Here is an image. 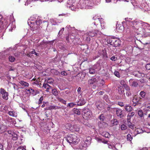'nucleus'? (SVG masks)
I'll return each mask as SVG.
<instances>
[{"instance_id": "f257e3e1", "label": "nucleus", "mask_w": 150, "mask_h": 150, "mask_svg": "<svg viewBox=\"0 0 150 150\" xmlns=\"http://www.w3.org/2000/svg\"><path fill=\"white\" fill-rule=\"evenodd\" d=\"M28 24L31 28V30L33 31H34L37 30H39L40 28L46 27L47 26V23L46 22L43 21L42 22L39 19H38L36 20L35 24L33 23L29 22Z\"/></svg>"}, {"instance_id": "f03ea898", "label": "nucleus", "mask_w": 150, "mask_h": 150, "mask_svg": "<svg viewBox=\"0 0 150 150\" xmlns=\"http://www.w3.org/2000/svg\"><path fill=\"white\" fill-rule=\"evenodd\" d=\"M108 44H110L113 47H117L120 45L121 42L120 40L117 38L112 37L107 40Z\"/></svg>"}, {"instance_id": "7ed1b4c3", "label": "nucleus", "mask_w": 150, "mask_h": 150, "mask_svg": "<svg viewBox=\"0 0 150 150\" xmlns=\"http://www.w3.org/2000/svg\"><path fill=\"white\" fill-rule=\"evenodd\" d=\"M101 25L100 19L97 18L95 19L94 22L92 24V27L94 29L98 30L100 27Z\"/></svg>"}, {"instance_id": "20e7f679", "label": "nucleus", "mask_w": 150, "mask_h": 150, "mask_svg": "<svg viewBox=\"0 0 150 150\" xmlns=\"http://www.w3.org/2000/svg\"><path fill=\"white\" fill-rule=\"evenodd\" d=\"M43 87L46 89V91L47 92L49 91L50 90H52V94H56L57 93V91L56 89H52L51 86L47 83H44L43 85Z\"/></svg>"}, {"instance_id": "39448f33", "label": "nucleus", "mask_w": 150, "mask_h": 150, "mask_svg": "<svg viewBox=\"0 0 150 150\" xmlns=\"http://www.w3.org/2000/svg\"><path fill=\"white\" fill-rule=\"evenodd\" d=\"M8 110H7L8 111V114L10 116L13 117H16L17 116V112L14 110L13 109L11 108L10 107L8 108Z\"/></svg>"}, {"instance_id": "423d86ee", "label": "nucleus", "mask_w": 150, "mask_h": 150, "mask_svg": "<svg viewBox=\"0 0 150 150\" xmlns=\"http://www.w3.org/2000/svg\"><path fill=\"white\" fill-rule=\"evenodd\" d=\"M78 97L79 98L77 102L78 105L82 106L84 105L86 103V100L83 98L82 97L81 94H80Z\"/></svg>"}, {"instance_id": "0eeeda50", "label": "nucleus", "mask_w": 150, "mask_h": 150, "mask_svg": "<svg viewBox=\"0 0 150 150\" xmlns=\"http://www.w3.org/2000/svg\"><path fill=\"white\" fill-rule=\"evenodd\" d=\"M97 81L96 78H93L88 80V84L90 85H93V86L96 87L97 84Z\"/></svg>"}, {"instance_id": "6e6552de", "label": "nucleus", "mask_w": 150, "mask_h": 150, "mask_svg": "<svg viewBox=\"0 0 150 150\" xmlns=\"http://www.w3.org/2000/svg\"><path fill=\"white\" fill-rule=\"evenodd\" d=\"M98 32V30H97L95 29L94 31H89L87 34H86L84 35H88L91 38L96 36L97 35V33Z\"/></svg>"}, {"instance_id": "1a4fd4ad", "label": "nucleus", "mask_w": 150, "mask_h": 150, "mask_svg": "<svg viewBox=\"0 0 150 150\" xmlns=\"http://www.w3.org/2000/svg\"><path fill=\"white\" fill-rule=\"evenodd\" d=\"M83 115L87 118H90L92 115V112L91 111L88 109L84 110Z\"/></svg>"}, {"instance_id": "9d476101", "label": "nucleus", "mask_w": 150, "mask_h": 150, "mask_svg": "<svg viewBox=\"0 0 150 150\" xmlns=\"http://www.w3.org/2000/svg\"><path fill=\"white\" fill-rule=\"evenodd\" d=\"M88 146L86 144L84 141H82L79 146V149L82 150H86Z\"/></svg>"}, {"instance_id": "9b49d317", "label": "nucleus", "mask_w": 150, "mask_h": 150, "mask_svg": "<svg viewBox=\"0 0 150 150\" xmlns=\"http://www.w3.org/2000/svg\"><path fill=\"white\" fill-rule=\"evenodd\" d=\"M133 75H134L135 76L139 78H142L144 77L145 75L144 73H142L139 71H136L134 72Z\"/></svg>"}, {"instance_id": "f8f14e48", "label": "nucleus", "mask_w": 150, "mask_h": 150, "mask_svg": "<svg viewBox=\"0 0 150 150\" xmlns=\"http://www.w3.org/2000/svg\"><path fill=\"white\" fill-rule=\"evenodd\" d=\"M75 134H68L67 138H66L67 141L70 144L72 142H73L74 137Z\"/></svg>"}, {"instance_id": "ddd939ff", "label": "nucleus", "mask_w": 150, "mask_h": 150, "mask_svg": "<svg viewBox=\"0 0 150 150\" xmlns=\"http://www.w3.org/2000/svg\"><path fill=\"white\" fill-rule=\"evenodd\" d=\"M141 99H142V98H141L139 95L137 94L134 96L133 99V102L134 103H136L140 101H141L140 100Z\"/></svg>"}, {"instance_id": "4468645a", "label": "nucleus", "mask_w": 150, "mask_h": 150, "mask_svg": "<svg viewBox=\"0 0 150 150\" xmlns=\"http://www.w3.org/2000/svg\"><path fill=\"white\" fill-rule=\"evenodd\" d=\"M148 95L146 96V94H139L141 98L143 100L147 101L150 100V96L149 94Z\"/></svg>"}, {"instance_id": "2eb2a0df", "label": "nucleus", "mask_w": 150, "mask_h": 150, "mask_svg": "<svg viewBox=\"0 0 150 150\" xmlns=\"http://www.w3.org/2000/svg\"><path fill=\"white\" fill-rule=\"evenodd\" d=\"M98 125L100 128H105L107 127L108 124L103 121H100L98 122Z\"/></svg>"}, {"instance_id": "dca6fc26", "label": "nucleus", "mask_w": 150, "mask_h": 150, "mask_svg": "<svg viewBox=\"0 0 150 150\" xmlns=\"http://www.w3.org/2000/svg\"><path fill=\"white\" fill-rule=\"evenodd\" d=\"M115 97L116 100H123L125 98V94H115Z\"/></svg>"}, {"instance_id": "f3484780", "label": "nucleus", "mask_w": 150, "mask_h": 150, "mask_svg": "<svg viewBox=\"0 0 150 150\" xmlns=\"http://www.w3.org/2000/svg\"><path fill=\"white\" fill-rule=\"evenodd\" d=\"M74 137L73 142H72L71 143L76 145L78 143L80 139L75 135H74Z\"/></svg>"}, {"instance_id": "a211bd4d", "label": "nucleus", "mask_w": 150, "mask_h": 150, "mask_svg": "<svg viewBox=\"0 0 150 150\" xmlns=\"http://www.w3.org/2000/svg\"><path fill=\"white\" fill-rule=\"evenodd\" d=\"M26 90L27 91L29 92L30 94H33L34 93H35V94H38L40 93L38 91L34 90L31 88L27 89Z\"/></svg>"}, {"instance_id": "6ab92c4d", "label": "nucleus", "mask_w": 150, "mask_h": 150, "mask_svg": "<svg viewBox=\"0 0 150 150\" xmlns=\"http://www.w3.org/2000/svg\"><path fill=\"white\" fill-rule=\"evenodd\" d=\"M96 105L97 107V108L99 110H101L102 107V105L101 102L100 101H98L96 102Z\"/></svg>"}, {"instance_id": "aec40b11", "label": "nucleus", "mask_w": 150, "mask_h": 150, "mask_svg": "<svg viewBox=\"0 0 150 150\" xmlns=\"http://www.w3.org/2000/svg\"><path fill=\"white\" fill-rule=\"evenodd\" d=\"M122 110L121 109H118L116 110V114L118 116L120 117L121 118L123 116V115L122 113Z\"/></svg>"}, {"instance_id": "412c9836", "label": "nucleus", "mask_w": 150, "mask_h": 150, "mask_svg": "<svg viewBox=\"0 0 150 150\" xmlns=\"http://www.w3.org/2000/svg\"><path fill=\"white\" fill-rule=\"evenodd\" d=\"M119 122L116 119H113L111 121V123L112 126L116 125H117L119 123Z\"/></svg>"}, {"instance_id": "4be33fe9", "label": "nucleus", "mask_w": 150, "mask_h": 150, "mask_svg": "<svg viewBox=\"0 0 150 150\" xmlns=\"http://www.w3.org/2000/svg\"><path fill=\"white\" fill-rule=\"evenodd\" d=\"M125 109L127 112H131L133 110V108L130 105H126L125 107Z\"/></svg>"}, {"instance_id": "5701e85b", "label": "nucleus", "mask_w": 150, "mask_h": 150, "mask_svg": "<svg viewBox=\"0 0 150 150\" xmlns=\"http://www.w3.org/2000/svg\"><path fill=\"white\" fill-rule=\"evenodd\" d=\"M19 83L24 87H28L29 85L28 83L23 81H20Z\"/></svg>"}, {"instance_id": "b1692460", "label": "nucleus", "mask_w": 150, "mask_h": 150, "mask_svg": "<svg viewBox=\"0 0 150 150\" xmlns=\"http://www.w3.org/2000/svg\"><path fill=\"white\" fill-rule=\"evenodd\" d=\"M61 103L64 104H66V101L63 99L61 98L58 96L56 98Z\"/></svg>"}, {"instance_id": "393cba45", "label": "nucleus", "mask_w": 150, "mask_h": 150, "mask_svg": "<svg viewBox=\"0 0 150 150\" xmlns=\"http://www.w3.org/2000/svg\"><path fill=\"white\" fill-rule=\"evenodd\" d=\"M45 82L51 84L53 83L54 80L52 78H48L45 80Z\"/></svg>"}, {"instance_id": "a878e982", "label": "nucleus", "mask_w": 150, "mask_h": 150, "mask_svg": "<svg viewBox=\"0 0 150 150\" xmlns=\"http://www.w3.org/2000/svg\"><path fill=\"white\" fill-rule=\"evenodd\" d=\"M12 139L13 140H16L18 139V135L14 132L12 134Z\"/></svg>"}, {"instance_id": "bb28decb", "label": "nucleus", "mask_w": 150, "mask_h": 150, "mask_svg": "<svg viewBox=\"0 0 150 150\" xmlns=\"http://www.w3.org/2000/svg\"><path fill=\"white\" fill-rule=\"evenodd\" d=\"M91 141V138L90 137H88L84 141L86 144L87 146L90 144Z\"/></svg>"}, {"instance_id": "cd10ccee", "label": "nucleus", "mask_w": 150, "mask_h": 150, "mask_svg": "<svg viewBox=\"0 0 150 150\" xmlns=\"http://www.w3.org/2000/svg\"><path fill=\"white\" fill-rule=\"evenodd\" d=\"M74 112L78 115H79L81 114L80 110L77 108H74L73 110Z\"/></svg>"}, {"instance_id": "c85d7f7f", "label": "nucleus", "mask_w": 150, "mask_h": 150, "mask_svg": "<svg viewBox=\"0 0 150 150\" xmlns=\"http://www.w3.org/2000/svg\"><path fill=\"white\" fill-rule=\"evenodd\" d=\"M8 60L11 62H14L16 59L15 57L12 56H9L8 58Z\"/></svg>"}, {"instance_id": "c756f323", "label": "nucleus", "mask_w": 150, "mask_h": 150, "mask_svg": "<svg viewBox=\"0 0 150 150\" xmlns=\"http://www.w3.org/2000/svg\"><path fill=\"white\" fill-rule=\"evenodd\" d=\"M127 125L131 129H133L134 127V125L133 124L130 122H127Z\"/></svg>"}, {"instance_id": "7c9ffc66", "label": "nucleus", "mask_w": 150, "mask_h": 150, "mask_svg": "<svg viewBox=\"0 0 150 150\" xmlns=\"http://www.w3.org/2000/svg\"><path fill=\"white\" fill-rule=\"evenodd\" d=\"M96 71L93 68H90L89 69V72L91 74H95Z\"/></svg>"}, {"instance_id": "2f4dec72", "label": "nucleus", "mask_w": 150, "mask_h": 150, "mask_svg": "<svg viewBox=\"0 0 150 150\" xmlns=\"http://www.w3.org/2000/svg\"><path fill=\"white\" fill-rule=\"evenodd\" d=\"M98 139V141L101 142L105 144H107L108 142V141L104 140L103 139Z\"/></svg>"}, {"instance_id": "473e14b6", "label": "nucleus", "mask_w": 150, "mask_h": 150, "mask_svg": "<svg viewBox=\"0 0 150 150\" xmlns=\"http://www.w3.org/2000/svg\"><path fill=\"white\" fill-rule=\"evenodd\" d=\"M133 139L132 137L130 134H128L127 135V140L128 141H131Z\"/></svg>"}, {"instance_id": "72a5a7b5", "label": "nucleus", "mask_w": 150, "mask_h": 150, "mask_svg": "<svg viewBox=\"0 0 150 150\" xmlns=\"http://www.w3.org/2000/svg\"><path fill=\"white\" fill-rule=\"evenodd\" d=\"M138 113L139 116L141 117H143V112L142 110H139Z\"/></svg>"}, {"instance_id": "f704fd0d", "label": "nucleus", "mask_w": 150, "mask_h": 150, "mask_svg": "<svg viewBox=\"0 0 150 150\" xmlns=\"http://www.w3.org/2000/svg\"><path fill=\"white\" fill-rule=\"evenodd\" d=\"M127 127L124 124H122L121 126V129L122 130H125L127 129Z\"/></svg>"}, {"instance_id": "c9c22d12", "label": "nucleus", "mask_w": 150, "mask_h": 150, "mask_svg": "<svg viewBox=\"0 0 150 150\" xmlns=\"http://www.w3.org/2000/svg\"><path fill=\"white\" fill-rule=\"evenodd\" d=\"M0 93L1 94H8V93L5 90L2 88L0 89Z\"/></svg>"}, {"instance_id": "e433bc0d", "label": "nucleus", "mask_w": 150, "mask_h": 150, "mask_svg": "<svg viewBox=\"0 0 150 150\" xmlns=\"http://www.w3.org/2000/svg\"><path fill=\"white\" fill-rule=\"evenodd\" d=\"M5 21L3 18L2 16L0 14V23L3 25H5L3 23L4 21Z\"/></svg>"}, {"instance_id": "4c0bfd02", "label": "nucleus", "mask_w": 150, "mask_h": 150, "mask_svg": "<svg viewBox=\"0 0 150 150\" xmlns=\"http://www.w3.org/2000/svg\"><path fill=\"white\" fill-rule=\"evenodd\" d=\"M26 146H20L17 149V150H26L25 149Z\"/></svg>"}, {"instance_id": "58836bf2", "label": "nucleus", "mask_w": 150, "mask_h": 150, "mask_svg": "<svg viewBox=\"0 0 150 150\" xmlns=\"http://www.w3.org/2000/svg\"><path fill=\"white\" fill-rule=\"evenodd\" d=\"M120 83L122 86H123L124 87H125L127 86L124 80H120Z\"/></svg>"}, {"instance_id": "ea45409f", "label": "nucleus", "mask_w": 150, "mask_h": 150, "mask_svg": "<svg viewBox=\"0 0 150 150\" xmlns=\"http://www.w3.org/2000/svg\"><path fill=\"white\" fill-rule=\"evenodd\" d=\"M75 105L76 104L74 103H71L68 104L67 106L69 107L70 108H72L74 107Z\"/></svg>"}, {"instance_id": "a19ab883", "label": "nucleus", "mask_w": 150, "mask_h": 150, "mask_svg": "<svg viewBox=\"0 0 150 150\" xmlns=\"http://www.w3.org/2000/svg\"><path fill=\"white\" fill-rule=\"evenodd\" d=\"M104 136L107 138H109L110 137V134L108 132H105L104 135Z\"/></svg>"}, {"instance_id": "79ce46f5", "label": "nucleus", "mask_w": 150, "mask_h": 150, "mask_svg": "<svg viewBox=\"0 0 150 150\" xmlns=\"http://www.w3.org/2000/svg\"><path fill=\"white\" fill-rule=\"evenodd\" d=\"M137 134L142 133L143 132L142 129L141 128L137 129Z\"/></svg>"}, {"instance_id": "37998d69", "label": "nucleus", "mask_w": 150, "mask_h": 150, "mask_svg": "<svg viewBox=\"0 0 150 150\" xmlns=\"http://www.w3.org/2000/svg\"><path fill=\"white\" fill-rule=\"evenodd\" d=\"M138 85V84L136 81H133L132 83V86L134 87H137Z\"/></svg>"}, {"instance_id": "c03bdc74", "label": "nucleus", "mask_w": 150, "mask_h": 150, "mask_svg": "<svg viewBox=\"0 0 150 150\" xmlns=\"http://www.w3.org/2000/svg\"><path fill=\"white\" fill-rule=\"evenodd\" d=\"M99 118L100 120V121H103L105 119V117L103 114H101L99 116Z\"/></svg>"}, {"instance_id": "a18cd8bd", "label": "nucleus", "mask_w": 150, "mask_h": 150, "mask_svg": "<svg viewBox=\"0 0 150 150\" xmlns=\"http://www.w3.org/2000/svg\"><path fill=\"white\" fill-rule=\"evenodd\" d=\"M26 55L27 57H30L31 58H33V54L31 52H30L29 53H28L26 54Z\"/></svg>"}, {"instance_id": "49530a36", "label": "nucleus", "mask_w": 150, "mask_h": 150, "mask_svg": "<svg viewBox=\"0 0 150 150\" xmlns=\"http://www.w3.org/2000/svg\"><path fill=\"white\" fill-rule=\"evenodd\" d=\"M32 52V53L35 55L36 56H38L39 55V53H37L35 51V50L33 49V50L31 51Z\"/></svg>"}, {"instance_id": "de8ad7c7", "label": "nucleus", "mask_w": 150, "mask_h": 150, "mask_svg": "<svg viewBox=\"0 0 150 150\" xmlns=\"http://www.w3.org/2000/svg\"><path fill=\"white\" fill-rule=\"evenodd\" d=\"M115 75L118 77H119L120 76L119 73V72L117 71H115L114 72Z\"/></svg>"}, {"instance_id": "09e8293b", "label": "nucleus", "mask_w": 150, "mask_h": 150, "mask_svg": "<svg viewBox=\"0 0 150 150\" xmlns=\"http://www.w3.org/2000/svg\"><path fill=\"white\" fill-rule=\"evenodd\" d=\"M3 98L6 100H7L8 99V94H2Z\"/></svg>"}, {"instance_id": "8fccbe9b", "label": "nucleus", "mask_w": 150, "mask_h": 150, "mask_svg": "<svg viewBox=\"0 0 150 150\" xmlns=\"http://www.w3.org/2000/svg\"><path fill=\"white\" fill-rule=\"evenodd\" d=\"M134 114V112H131L129 113L128 114V115L130 117H133Z\"/></svg>"}, {"instance_id": "3c124183", "label": "nucleus", "mask_w": 150, "mask_h": 150, "mask_svg": "<svg viewBox=\"0 0 150 150\" xmlns=\"http://www.w3.org/2000/svg\"><path fill=\"white\" fill-rule=\"evenodd\" d=\"M74 2V0H69V1H68L67 3L68 4H69V3H72V4L71 5V7H72L74 6V5L72 4H73Z\"/></svg>"}, {"instance_id": "603ef678", "label": "nucleus", "mask_w": 150, "mask_h": 150, "mask_svg": "<svg viewBox=\"0 0 150 150\" xmlns=\"http://www.w3.org/2000/svg\"><path fill=\"white\" fill-rule=\"evenodd\" d=\"M117 59V58L115 57V56L112 57L110 58V59L112 61H115Z\"/></svg>"}, {"instance_id": "864d4df0", "label": "nucleus", "mask_w": 150, "mask_h": 150, "mask_svg": "<svg viewBox=\"0 0 150 150\" xmlns=\"http://www.w3.org/2000/svg\"><path fill=\"white\" fill-rule=\"evenodd\" d=\"M146 110H150V103L146 105Z\"/></svg>"}, {"instance_id": "5fc2aeb1", "label": "nucleus", "mask_w": 150, "mask_h": 150, "mask_svg": "<svg viewBox=\"0 0 150 150\" xmlns=\"http://www.w3.org/2000/svg\"><path fill=\"white\" fill-rule=\"evenodd\" d=\"M144 36L145 37H150V33H146L144 34Z\"/></svg>"}, {"instance_id": "6e6d98bb", "label": "nucleus", "mask_w": 150, "mask_h": 150, "mask_svg": "<svg viewBox=\"0 0 150 150\" xmlns=\"http://www.w3.org/2000/svg\"><path fill=\"white\" fill-rule=\"evenodd\" d=\"M31 1L30 0H27L26 1L25 3V5L28 6V4H30Z\"/></svg>"}, {"instance_id": "4d7b16f0", "label": "nucleus", "mask_w": 150, "mask_h": 150, "mask_svg": "<svg viewBox=\"0 0 150 150\" xmlns=\"http://www.w3.org/2000/svg\"><path fill=\"white\" fill-rule=\"evenodd\" d=\"M146 69L148 70H150V63L147 64L146 66Z\"/></svg>"}, {"instance_id": "13d9d810", "label": "nucleus", "mask_w": 150, "mask_h": 150, "mask_svg": "<svg viewBox=\"0 0 150 150\" xmlns=\"http://www.w3.org/2000/svg\"><path fill=\"white\" fill-rule=\"evenodd\" d=\"M5 25H3L0 23V32L4 28Z\"/></svg>"}, {"instance_id": "bf43d9fd", "label": "nucleus", "mask_w": 150, "mask_h": 150, "mask_svg": "<svg viewBox=\"0 0 150 150\" xmlns=\"http://www.w3.org/2000/svg\"><path fill=\"white\" fill-rule=\"evenodd\" d=\"M43 100V96H41L40 98L39 99V103L40 104L42 103V101Z\"/></svg>"}, {"instance_id": "052dcab7", "label": "nucleus", "mask_w": 150, "mask_h": 150, "mask_svg": "<svg viewBox=\"0 0 150 150\" xmlns=\"http://www.w3.org/2000/svg\"><path fill=\"white\" fill-rule=\"evenodd\" d=\"M64 28H62L59 30V34H62V33L63 31L64 30Z\"/></svg>"}, {"instance_id": "680f3d73", "label": "nucleus", "mask_w": 150, "mask_h": 150, "mask_svg": "<svg viewBox=\"0 0 150 150\" xmlns=\"http://www.w3.org/2000/svg\"><path fill=\"white\" fill-rule=\"evenodd\" d=\"M61 74L65 76L67 75V73L65 71H62L61 73Z\"/></svg>"}, {"instance_id": "e2e57ef3", "label": "nucleus", "mask_w": 150, "mask_h": 150, "mask_svg": "<svg viewBox=\"0 0 150 150\" xmlns=\"http://www.w3.org/2000/svg\"><path fill=\"white\" fill-rule=\"evenodd\" d=\"M55 108V107L53 106H50L49 108L47 109V110H52V109H54Z\"/></svg>"}, {"instance_id": "0e129e2a", "label": "nucleus", "mask_w": 150, "mask_h": 150, "mask_svg": "<svg viewBox=\"0 0 150 150\" xmlns=\"http://www.w3.org/2000/svg\"><path fill=\"white\" fill-rule=\"evenodd\" d=\"M131 118V117H130L128 115H127V122H130Z\"/></svg>"}, {"instance_id": "69168bd1", "label": "nucleus", "mask_w": 150, "mask_h": 150, "mask_svg": "<svg viewBox=\"0 0 150 150\" xmlns=\"http://www.w3.org/2000/svg\"><path fill=\"white\" fill-rule=\"evenodd\" d=\"M0 150H4L3 146V145L0 142Z\"/></svg>"}, {"instance_id": "338daca9", "label": "nucleus", "mask_w": 150, "mask_h": 150, "mask_svg": "<svg viewBox=\"0 0 150 150\" xmlns=\"http://www.w3.org/2000/svg\"><path fill=\"white\" fill-rule=\"evenodd\" d=\"M77 92L79 94L81 93V88L80 87H79L77 90Z\"/></svg>"}, {"instance_id": "774afa93", "label": "nucleus", "mask_w": 150, "mask_h": 150, "mask_svg": "<svg viewBox=\"0 0 150 150\" xmlns=\"http://www.w3.org/2000/svg\"><path fill=\"white\" fill-rule=\"evenodd\" d=\"M39 81H40L39 80H37L36 81H35V82H34V83L36 84L37 85H39Z\"/></svg>"}]
</instances>
